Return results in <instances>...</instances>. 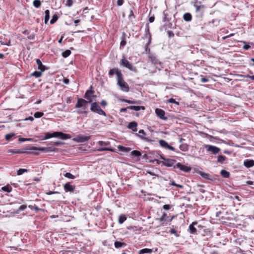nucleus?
<instances>
[{"label": "nucleus", "mask_w": 254, "mask_h": 254, "mask_svg": "<svg viewBox=\"0 0 254 254\" xmlns=\"http://www.w3.org/2000/svg\"><path fill=\"white\" fill-rule=\"evenodd\" d=\"M33 4L35 7L39 8L41 6V2L40 0H34Z\"/></svg>", "instance_id": "obj_40"}, {"label": "nucleus", "mask_w": 254, "mask_h": 254, "mask_svg": "<svg viewBox=\"0 0 254 254\" xmlns=\"http://www.w3.org/2000/svg\"><path fill=\"white\" fill-rule=\"evenodd\" d=\"M73 0H67L66 2L65 3V6L68 7H71L73 4Z\"/></svg>", "instance_id": "obj_49"}, {"label": "nucleus", "mask_w": 254, "mask_h": 254, "mask_svg": "<svg viewBox=\"0 0 254 254\" xmlns=\"http://www.w3.org/2000/svg\"><path fill=\"white\" fill-rule=\"evenodd\" d=\"M26 207H27L26 205H22L20 206V207H19V210L23 211L26 208Z\"/></svg>", "instance_id": "obj_61"}, {"label": "nucleus", "mask_w": 254, "mask_h": 254, "mask_svg": "<svg viewBox=\"0 0 254 254\" xmlns=\"http://www.w3.org/2000/svg\"><path fill=\"white\" fill-rule=\"evenodd\" d=\"M15 133L13 132L10 133L8 134H6L5 135V139L6 140H9L12 137H13L15 135Z\"/></svg>", "instance_id": "obj_42"}, {"label": "nucleus", "mask_w": 254, "mask_h": 254, "mask_svg": "<svg viewBox=\"0 0 254 254\" xmlns=\"http://www.w3.org/2000/svg\"><path fill=\"white\" fill-rule=\"evenodd\" d=\"M135 135L138 137L140 139L150 143H153L155 141L154 139L149 138L146 136V133L143 129H140L138 133H135Z\"/></svg>", "instance_id": "obj_2"}, {"label": "nucleus", "mask_w": 254, "mask_h": 254, "mask_svg": "<svg viewBox=\"0 0 254 254\" xmlns=\"http://www.w3.org/2000/svg\"><path fill=\"white\" fill-rule=\"evenodd\" d=\"M44 115V113L41 112H36L34 114V117L35 118H39L42 117Z\"/></svg>", "instance_id": "obj_45"}, {"label": "nucleus", "mask_w": 254, "mask_h": 254, "mask_svg": "<svg viewBox=\"0 0 254 254\" xmlns=\"http://www.w3.org/2000/svg\"><path fill=\"white\" fill-rule=\"evenodd\" d=\"M176 162V160L174 159L167 158L165 161H162L161 164L166 167L173 166L174 164Z\"/></svg>", "instance_id": "obj_13"}, {"label": "nucleus", "mask_w": 254, "mask_h": 254, "mask_svg": "<svg viewBox=\"0 0 254 254\" xmlns=\"http://www.w3.org/2000/svg\"><path fill=\"white\" fill-rule=\"evenodd\" d=\"M64 188L66 192H72L74 190L75 187L70 184V182L65 183L64 186Z\"/></svg>", "instance_id": "obj_15"}, {"label": "nucleus", "mask_w": 254, "mask_h": 254, "mask_svg": "<svg viewBox=\"0 0 254 254\" xmlns=\"http://www.w3.org/2000/svg\"><path fill=\"white\" fill-rule=\"evenodd\" d=\"M36 63L38 65V69L41 71H44L46 69L45 66L42 64V62L39 59H36Z\"/></svg>", "instance_id": "obj_22"}, {"label": "nucleus", "mask_w": 254, "mask_h": 254, "mask_svg": "<svg viewBox=\"0 0 254 254\" xmlns=\"http://www.w3.org/2000/svg\"><path fill=\"white\" fill-rule=\"evenodd\" d=\"M250 47L251 46L249 45L246 44L243 46V48L245 50H248Z\"/></svg>", "instance_id": "obj_62"}, {"label": "nucleus", "mask_w": 254, "mask_h": 254, "mask_svg": "<svg viewBox=\"0 0 254 254\" xmlns=\"http://www.w3.org/2000/svg\"><path fill=\"white\" fill-rule=\"evenodd\" d=\"M179 148L181 150L186 152L189 150V146L186 143H183L179 146Z\"/></svg>", "instance_id": "obj_29"}, {"label": "nucleus", "mask_w": 254, "mask_h": 254, "mask_svg": "<svg viewBox=\"0 0 254 254\" xmlns=\"http://www.w3.org/2000/svg\"><path fill=\"white\" fill-rule=\"evenodd\" d=\"M155 112L156 115L161 119L163 120H167L168 119V118L165 116V112L164 110L157 108L155 109Z\"/></svg>", "instance_id": "obj_11"}, {"label": "nucleus", "mask_w": 254, "mask_h": 254, "mask_svg": "<svg viewBox=\"0 0 254 254\" xmlns=\"http://www.w3.org/2000/svg\"><path fill=\"white\" fill-rule=\"evenodd\" d=\"M116 74L117 76V84L120 86L122 91L127 92L129 91V87L128 85L124 81L123 74L121 71L117 70Z\"/></svg>", "instance_id": "obj_1"}, {"label": "nucleus", "mask_w": 254, "mask_h": 254, "mask_svg": "<svg viewBox=\"0 0 254 254\" xmlns=\"http://www.w3.org/2000/svg\"><path fill=\"white\" fill-rule=\"evenodd\" d=\"M45 136L43 138V140H46L49 138H51L53 137V132L50 133V132H45L44 133Z\"/></svg>", "instance_id": "obj_35"}, {"label": "nucleus", "mask_w": 254, "mask_h": 254, "mask_svg": "<svg viewBox=\"0 0 254 254\" xmlns=\"http://www.w3.org/2000/svg\"><path fill=\"white\" fill-rule=\"evenodd\" d=\"M127 108L130 110H134L136 111H139L140 110H145V107L144 106H129L127 107Z\"/></svg>", "instance_id": "obj_23"}, {"label": "nucleus", "mask_w": 254, "mask_h": 254, "mask_svg": "<svg viewBox=\"0 0 254 254\" xmlns=\"http://www.w3.org/2000/svg\"><path fill=\"white\" fill-rule=\"evenodd\" d=\"M244 165L247 168L254 166V160L252 159H246L244 161Z\"/></svg>", "instance_id": "obj_16"}, {"label": "nucleus", "mask_w": 254, "mask_h": 254, "mask_svg": "<svg viewBox=\"0 0 254 254\" xmlns=\"http://www.w3.org/2000/svg\"><path fill=\"white\" fill-rule=\"evenodd\" d=\"M31 150H38V151H41L44 152H48L50 151H54L55 149L52 147H33L30 149Z\"/></svg>", "instance_id": "obj_9"}, {"label": "nucleus", "mask_w": 254, "mask_h": 254, "mask_svg": "<svg viewBox=\"0 0 254 254\" xmlns=\"http://www.w3.org/2000/svg\"><path fill=\"white\" fill-rule=\"evenodd\" d=\"M71 52L69 50H66L62 53V56L64 58L68 57L70 54Z\"/></svg>", "instance_id": "obj_39"}, {"label": "nucleus", "mask_w": 254, "mask_h": 254, "mask_svg": "<svg viewBox=\"0 0 254 254\" xmlns=\"http://www.w3.org/2000/svg\"><path fill=\"white\" fill-rule=\"evenodd\" d=\"M27 172H28V170L27 169L20 168V169H18L17 170V175H21L24 173Z\"/></svg>", "instance_id": "obj_43"}, {"label": "nucleus", "mask_w": 254, "mask_h": 254, "mask_svg": "<svg viewBox=\"0 0 254 254\" xmlns=\"http://www.w3.org/2000/svg\"><path fill=\"white\" fill-rule=\"evenodd\" d=\"M121 65L126 67L131 71L136 72V68L135 66H133L131 64H130L127 60L123 59L121 61Z\"/></svg>", "instance_id": "obj_3"}, {"label": "nucleus", "mask_w": 254, "mask_h": 254, "mask_svg": "<svg viewBox=\"0 0 254 254\" xmlns=\"http://www.w3.org/2000/svg\"><path fill=\"white\" fill-rule=\"evenodd\" d=\"M176 168H179L180 170L183 171L185 172H188L190 170V168L182 165L180 162H178L176 165L174 166V169Z\"/></svg>", "instance_id": "obj_14"}, {"label": "nucleus", "mask_w": 254, "mask_h": 254, "mask_svg": "<svg viewBox=\"0 0 254 254\" xmlns=\"http://www.w3.org/2000/svg\"><path fill=\"white\" fill-rule=\"evenodd\" d=\"M226 159V157L224 155H219L217 157V163H222Z\"/></svg>", "instance_id": "obj_33"}, {"label": "nucleus", "mask_w": 254, "mask_h": 254, "mask_svg": "<svg viewBox=\"0 0 254 254\" xmlns=\"http://www.w3.org/2000/svg\"><path fill=\"white\" fill-rule=\"evenodd\" d=\"M2 190L7 192H10L11 191V188L9 186H4L2 188Z\"/></svg>", "instance_id": "obj_46"}, {"label": "nucleus", "mask_w": 254, "mask_h": 254, "mask_svg": "<svg viewBox=\"0 0 254 254\" xmlns=\"http://www.w3.org/2000/svg\"><path fill=\"white\" fill-rule=\"evenodd\" d=\"M71 137V135L69 134L64 133L62 132L61 133L60 138L64 140H66L67 139H69Z\"/></svg>", "instance_id": "obj_32"}, {"label": "nucleus", "mask_w": 254, "mask_h": 254, "mask_svg": "<svg viewBox=\"0 0 254 254\" xmlns=\"http://www.w3.org/2000/svg\"><path fill=\"white\" fill-rule=\"evenodd\" d=\"M144 37L148 39V45H150L151 41V34L149 31V26L148 24H146L145 25Z\"/></svg>", "instance_id": "obj_7"}, {"label": "nucleus", "mask_w": 254, "mask_h": 254, "mask_svg": "<svg viewBox=\"0 0 254 254\" xmlns=\"http://www.w3.org/2000/svg\"><path fill=\"white\" fill-rule=\"evenodd\" d=\"M128 18H129V20L131 21H132V20L135 18V16L133 14V12L131 9L130 10L129 14L128 15Z\"/></svg>", "instance_id": "obj_47"}, {"label": "nucleus", "mask_w": 254, "mask_h": 254, "mask_svg": "<svg viewBox=\"0 0 254 254\" xmlns=\"http://www.w3.org/2000/svg\"><path fill=\"white\" fill-rule=\"evenodd\" d=\"M170 233L172 234H174L177 237L180 236L179 233L174 229H172L170 230Z\"/></svg>", "instance_id": "obj_52"}, {"label": "nucleus", "mask_w": 254, "mask_h": 254, "mask_svg": "<svg viewBox=\"0 0 254 254\" xmlns=\"http://www.w3.org/2000/svg\"><path fill=\"white\" fill-rule=\"evenodd\" d=\"M152 252V250L150 249L145 248L139 251V254H144L146 253L150 254Z\"/></svg>", "instance_id": "obj_31"}, {"label": "nucleus", "mask_w": 254, "mask_h": 254, "mask_svg": "<svg viewBox=\"0 0 254 254\" xmlns=\"http://www.w3.org/2000/svg\"><path fill=\"white\" fill-rule=\"evenodd\" d=\"M137 126V123L135 121H133V122H130L128 124V125L127 126V127L129 129H132L133 131H137V128H136Z\"/></svg>", "instance_id": "obj_20"}, {"label": "nucleus", "mask_w": 254, "mask_h": 254, "mask_svg": "<svg viewBox=\"0 0 254 254\" xmlns=\"http://www.w3.org/2000/svg\"><path fill=\"white\" fill-rule=\"evenodd\" d=\"M197 225V222H193L190 225L189 227V232L191 234L196 235L197 234L196 228L195 227V225Z\"/></svg>", "instance_id": "obj_12"}, {"label": "nucleus", "mask_w": 254, "mask_h": 254, "mask_svg": "<svg viewBox=\"0 0 254 254\" xmlns=\"http://www.w3.org/2000/svg\"><path fill=\"white\" fill-rule=\"evenodd\" d=\"M42 72L43 71H41V70L40 71H35L34 72L31 74V75L35 76L36 78H38L41 76Z\"/></svg>", "instance_id": "obj_38"}, {"label": "nucleus", "mask_w": 254, "mask_h": 254, "mask_svg": "<svg viewBox=\"0 0 254 254\" xmlns=\"http://www.w3.org/2000/svg\"><path fill=\"white\" fill-rule=\"evenodd\" d=\"M167 215L166 213H164L162 215V216H161V217L159 219H158V220H159V221H160V222L162 224H164L167 221H168V220H167L166 218H167ZM174 218V217H172L171 219H169V220H168V222H170L172 221V220L173 219V218Z\"/></svg>", "instance_id": "obj_18"}, {"label": "nucleus", "mask_w": 254, "mask_h": 254, "mask_svg": "<svg viewBox=\"0 0 254 254\" xmlns=\"http://www.w3.org/2000/svg\"><path fill=\"white\" fill-rule=\"evenodd\" d=\"M209 81V79L207 78L202 77L201 78V82L202 83H206Z\"/></svg>", "instance_id": "obj_59"}, {"label": "nucleus", "mask_w": 254, "mask_h": 254, "mask_svg": "<svg viewBox=\"0 0 254 254\" xmlns=\"http://www.w3.org/2000/svg\"><path fill=\"white\" fill-rule=\"evenodd\" d=\"M121 42L120 43V46L122 47H124L127 43L126 42V34L125 32L123 33L122 37H121Z\"/></svg>", "instance_id": "obj_27"}, {"label": "nucleus", "mask_w": 254, "mask_h": 254, "mask_svg": "<svg viewBox=\"0 0 254 254\" xmlns=\"http://www.w3.org/2000/svg\"><path fill=\"white\" fill-rule=\"evenodd\" d=\"M64 176L70 179H74L75 178V176L70 173H66L65 174H64Z\"/></svg>", "instance_id": "obj_44"}, {"label": "nucleus", "mask_w": 254, "mask_h": 254, "mask_svg": "<svg viewBox=\"0 0 254 254\" xmlns=\"http://www.w3.org/2000/svg\"><path fill=\"white\" fill-rule=\"evenodd\" d=\"M124 102H126V103H127L128 104H136L137 103V102L135 101H132V100H127V99H124L123 100Z\"/></svg>", "instance_id": "obj_55"}, {"label": "nucleus", "mask_w": 254, "mask_h": 254, "mask_svg": "<svg viewBox=\"0 0 254 254\" xmlns=\"http://www.w3.org/2000/svg\"><path fill=\"white\" fill-rule=\"evenodd\" d=\"M167 34L168 37L170 38H172L174 36V34L173 31H167Z\"/></svg>", "instance_id": "obj_57"}, {"label": "nucleus", "mask_w": 254, "mask_h": 254, "mask_svg": "<svg viewBox=\"0 0 254 254\" xmlns=\"http://www.w3.org/2000/svg\"><path fill=\"white\" fill-rule=\"evenodd\" d=\"M45 18L44 21L45 23L46 24L48 22L49 19H50V11L49 10H46L45 11Z\"/></svg>", "instance_id": "obj_34"}, {"label": "nucleus", "mask_w": 254, "mask_h": 254, "mask_svg": "<svg viewBox=\"0 0 254 254\" xmlns=\"http://www.w3.org/2000/svg\"><path fill=\"white\" fill-rule=\"evenodd\" d=\"M58 19V15L57 14H54L52 16V18L51 20H50V24H53L57 21Z\"/></svg>", "instance_id": "obj_41"}, {"label": "nucleus", "mask_w": 254, "mask_h": 254, "mask_svg": "<svg viewBox=\"0 0 254 254\" xmlns=\"http://www.w3.org/2000/svg\"><path fill=\"white\" fill-rule=\"evenodd\" d=\"M130 155L132 156L135 157L136 160L137 161H139L140 160V157L141 156V153L138 150H133L131 152Z\"/></svg>", "instance_id": "obj_19"}, {"label": "nucleus", "mask_w": 254, "mask_h": 254, "mask_svg": "<svg viewBox=\"0 0 254 254\" xmlns=\"http://www.w3.org/2000/svg\"><path fill=\"white\" fill-rule=\"evenodd\" d=\"M127 219L125 215H121L119 218V223L121 224H123Z\"/></svg>", "instance_id": "obj_37"}, {"label": "nucleus", "mask_w": 254, "mask_h": 254, "mask_svg": "<svg viewBox=\"0 0 254 254\" xmlns=\"http://www.w3.org/2000/svg\"><path fill=\"white\" fill-rule=\"evenodd\" d=\"M100 107L96 102H94L91 104L90 110L91 111L97 113V111L100 109Z\"/></svg>", "instance_id": "obj_21"}, {"label": "nucleus", "mask_w": 254, "mask_h": 254, "mask_svg": "<svg viewBox=\"0 0 254 254\" xmlns=\"http://www.w3.org/2000/svg\"><path fill=\"white\" fill-rule=\"evenodd\" d=\"M183 18L186 21L188 22L191 21L192 19V16L190 13H186L184 14Z\"/></svg>", "instance_id": "obj_30"}, {"label": "nucleus", "mask_w": 254, "mask_h": 254, "mask_svg": "<svg viewBox=\"0 0 254 254\" xmlns=\"http://www.w3.org/2000/svg\"><path fill=\"white\" fill-rule=\"evenodd\" d=\"M124 3V0H117V4L119 6H121Z\"/></svg>", "instance_id": "obj_64"}, {"label": "nucleus", "mask_w": 254, "mask_h": 254, "mask_svg": "<svg viewBox=\"0 0 254 254\" xmlns=\"http://www.w3.org/2000/svg\"><path fill=\"white\" fill-rule=\"evenodd\" d=\"M201 176L203 178H205V179H206L207 180H211V179H210L209 177V175L208 174H206V173H202Z\"/></svg>", "instance_id": "obj_54"}, {"label": "nucleus", "mask_w": 254, "mask_h": 254, "mask_svg": "<svg viewBox=\"0 0 254 254\" xmlns=\"http://www.w3.org/2000/svg\"><path fill=\"white\" fill-rule=\"evenodd\" d=\"M204 146L206 148L207 152H211L212 154L214 155L217 154L220 151V149L215 146L205 144Z\"/></svg>", "instance_id": "obj_4"}, {"label": "nucleus", "mask_w": 254, "mask_h": 254, "mask_svg": "<svg viewBox=\"0 0 254 254\" xmlns=\"http://www.w3.org/2000/svg\"><path fill=\"white\" fill-rule=\"evenodd\" d=\"M148 58L151 62L152 64L155 65H161V63L156 58L155 55L149 53L148 55Z\"/></svg>", "instance_id": "obj_10"}, {"label": "nucleus", "mask_w": 254, "mask_h": 254, "mask_svg": "<svg viewBox=\"0 0 254 254\" xmlns=\"http://www.w3.org/2000/svg\"><path fill=\"white\" fill-rule=\"evenodd\" d=\"M32 140V138H23V137H20L19 138V141L20 142H24L26 141H31Z\"/></svg>", "instance_id": "obj_51"}, {"label": "nucleus", "mask_w": 254, "mask_h": 254, "mask_svg": "<svg viewBox=\"0 0 254 254\" xmlns=\"http://www.w3.org/2000/svg\"><path fill=\"white\" fill-rule=\"evenodd\" d=\"M98 144L100 146L107 145L108 144V143L107 142H105L103 141H99L98 142Z\"/></svg>", "instance_id": "obj_63"}, {"label": "nucleus", "mask_w": 254, "mask_h": 254, "mask_svg": "<svg viewBox=\"0 0 254 254\" xmlns=\"http://www.w3.org/2000/svg\"><path fill=\"white\" fill-rule=\"evenodd\" d=\"M159 143L160 145L163 148L172 150L173 151H175V148L174 147L169 145V144L165 140L161 139L159 141Z\"/></svg>", "instance_id": "obj_6"}, {"label": "nucleus", "mask_w": 254, "mask_h": 254, "mask_svg": "<svg viewBox=\"0 0 254 254\" xmlns=\"http://www.w3.org/2000/svg\"><path fill=\"white\" fill-rule=\"evenodd\" d=\"M117 70H118V69H114V68H113V69H111L110 70L109 72V74L110 75V76H112L113 75H114L115 73H116V72Z\"/></svg>", "instance_id": "obj_56"}, {"label": "nucleus", "mask_w": 254, "mask_h": 254, "mask_svg": "<svg viewBox=\"0 0 254 254\" xmlns=\"http://www.w3.org/2000/svg\"><path fill=\"white\" fill-rule=\"evenodd\" d=\"M92 102V100H85L82 98H78L77 102L76 104L75 105V108H78L85 107L87 104L91 103Z\"/></svg>", "instance_id": "obj_5"}, {"label": "nucleus", "mask_w": 254, "mask_h": 254, "mask_svg": "<svg viewBox=\"0 0 254 254\" xmlns=\"http://www.w3.org/2000/svg\"><path fill=\"white\" fill-rule=\"evenodd\" d=\"M118 148L121 151L125 152H128L130 151L131 148L129 147H126L125 146H123L122 145H118Z\"/></svg>", "instance_id": "obj_26"}, {"label": "nucleus", "mask_w": 254, "mask_h": 254, "mask_svg": "<svg viewBox=\"0 0 254 254\" xmlns=\"http://www.w3.org/2000/svg\"><path fill=\"white\" fill-rule=\"evenodd\" d=\"M163 208L164 210H169L171 208V206L169 204H165L163 205Z\"/></svg>", "instance_id": "obj_60"}, {"label": "nucleus", "mask_w": 254, "mask_h": 254, "mask_svg": "<svg viewBox=\"0 0 254 254\" xmlns=\"http://www.w3.org/2000/svg\"><path fill=\"white\" fill-rule=\"evenodd\" d=\"M94 93V91L92 89H88L87 90L84 96V98L88 100H92L91 96H90V95L93 94Z\"/></svg>", "instance_id": "obj_24"}, {"label": "nucleus", "mask_w": 254, "mask_h": 254, "mask_svg": "<svg viewBox=\"0 0 254 254\" xmlns=\"http://www.w3.org/2000/svg\"><path fill=\"white\" fill-rule=\"evenodd\" d=\"M100 115H103L104 116H106V113L100 108V109L96 113Z\"/></svg>", "instance_id": "obj_50"}, {"label": "nucleus", "mask_w": 254, "mask_h": 254, "mask_svg": "<svg viewBox=\"0 0 254 254\" xmlns=\"http://www.w3.org/2000/svg\"><path fill=\"white\" fill-rule=\"evenodd\" d=\"M220 174L224 178H228L230 176V173L225 170H222Z\"/></svg>", "instance_id": "obj_28"}, {"label": "nucleus", "mask_w": 254, "mask_h": 254, "mask_svg": "<svg viewBox=\"0 0 254 254\" xmlns=\"http://www.w3.org/2000/svg\"><path fill=\"white\" fill-rule=\"evenodd\" d=\"M114 246L116 248L119 249L126 247L127 244L125 243L121 242L120 241H116L114 243Z\"/></svg>", "instance_id": "obj_25"}, {"label": "nucleus", "mask_w": 254, "mask_h": 254, "mask_svg": "<svg viewBox=\"0 0 254 254\" xmlns=\"http://www.w3.org/2000/svg\"><path fill=\"white\" fill-rule=\"evenodd\" d=\"M90 138V136L78 135L73 140L77 142H84Z\"/></svg>", "instance_id": "obj_8"}, {"label": "nucleus", "mask_w": 254, "mask_h": 254, "mask_svg": "<svg viewBox=\"0 0 254 254\" xmlns=\"http://www.w3.org/2000/svg\"><path fill=\"white\" fill-rule=\"evenodd\" d=\"M62 132L61 131H55L53 132V137H58L60 138L61 136V133H62Z\"/></svg>", "instance_id": "obj_48"}, {"label": "nucleus", "mask_w": 254, "mask_h": 254, "mask_svg": "<svg viewBox=\"0 0 254 254\" xmlns=\"http://www.w3.org/2000/svg\"><path fill=\"white\" fill-rule=\"evenodd\" d=\"M193 6L195 8V12L197 13L200 12V15H202L203 12V8L205 7L204 5H198L197 3H194Z\"/></svg>", "instance_id": "obj_17"}, {"label": "nucleus", "mask_w": 254, "mask_h": 254, "mask_svg": "<svg viewBox=\"0 0 254 254\" xmlns=\"http://www.w3.org/2000/svg\"><path fill=\"white\" fill-rule=\"evenodd\" d=\"M8 152V153H10L13 154H14L22 153L23 152L21 150H20V149H12L9 150Z\"/></svg>", "instance_id": "obj_36"}, {"label": "nucleus", "mask_w": 254, "mask_h": 254, "mask_svg": "<svg viewBox=\"0 0 254 254\" xmlns=\"http://www.w3.org/2000/svg\"><path fill=\"white\" fill-rule=\"evenodd\" d=\"M168 102L170 103L176 104L177 105H179V104L178 102L176 101V100L172 98H170L168 100Z\"/></svg>", "instance_id": "obj_53"}, {"label": "nucleus", "mask_w": 254, "mask_h": 254, "mask_svg": "<svg viewBox=\"0 0 254 254\" xmlns=\"http://www.w3.org/2000/svg\"><path fill=\"white\" fill-rule=\"evenodd\" d=\"M108 149V147H101V148H99L97 149V150L99 152H102V151H107V150Z\"/></svg>", "instance_id": "obj_58"}]
</instances>
